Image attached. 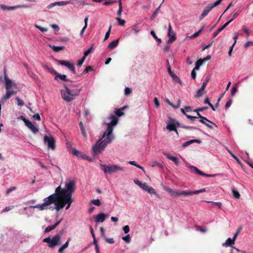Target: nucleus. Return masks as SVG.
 <instances>
[{
  "mask_svg": "<svg viewBox=\"0 0 253 253\" xmlns=\"http://www.w3.org/2000/svg\"><path fill=\"white\" fill-rule=\"evenodd\" d=\"M108 119L111 121L109 123L107 124L108 125L107 129L103 133L102 137L97 141L92 148V154L93 157L101 154L107 145L110 144L114 139L112 134L113 126L117 124L118 119L113 115H111Z\"/></svg>",
  "mask_w": 253,
  "mask_h": 253,
  "instance_id": "obj_1",
  "label": "nucleus"
},
{
  "mask_svg": "<svg viewBox=\"0 0 253 253\" xmlns=\"http://www.w3.org/2000/svg\"><path fill=\"white\" fill-rule=\"evenodd\" d=\"M62 188L59 186L57 187L55 189V192L53 194H51L47 198L44 199V203L42 204H39L36 206H31L30 208L31 209H39L41 211H42L46 209V207L52 204H53L56 201L61 200L63 197H59L57 196Z\"/></svg>",
  "mask_w": 253,
  "mask_h": 253,
  "instance_id": "obj_2",
  "label": "nucleus"
},
{
  "mask_svg": "<svg viewBox=\"0 0 253 253\" xmlns=\"http://www.w3.org/2000/svg\"><path fill=\"white\" fill-rule=\"evenodd\" d=\"M3 74L5 80V87L6 92L3 96V99L7 100L17 93V92L12 89V88L16 86V84L8 78L5 68L4 69Z\"/></svg>",
  "mask_w": 253,
  "mask_h": 253,
  "instance_id": "obj_3",
  "label": "nucleus"
},
{
  "mask_svg": "<svg viewBox=\"0 0 253 253\" xmlns=\"http://www.w3.org/2000/svg\"><path fill=\"white\" fill-rule=\"evenodd\" d=\"M64 89L61 90L62 98L67 102H70L74 100L79 95L81 89H69L66 84H64Z\"/></svg>",
  "mask_w": 253,
  "mask_h": 253,
  "instance_id": "obj_4",
  "label": "nucleus"
},
{
  "mask_svg": "<svg viewBox=\"0 0 253 253\" xmlns=\"http://www.w3.org/2000/svg\"><path fill=\"white\" fill-rule=\"evenodd\" d=\"M76 181L74 180H69L65 183V188L61 189L57 194L59 197L72 198V196L75 190Z\"/></svg>",
  "mask_w": 253,
  "mask_h": 253,
  "instance_id": "obj_5",
  "label": "nucleus"
},
{
  "mask_svg": "<svg viewBox=\"0 0 253 253\" xmlns=\"http://www.w3.org/2000/svg\"><path fill=\"white\" fill-rule=\"evenodd\" d=\"M73 202V199L72 198L63 197L61 200L56 201L53 204H54L55 206V208L56 210L59 211L60 210L62 209L66 204L67 206L66 207V210L69 209Z\"/></svg>",
  "mask_w": 253,
  "mask_h": 253,
  "instance_id": "obj_6",
  "label": "nucleus"
},
{
  "mask_svg": "<svg viewBox=\"0 0 253 253\" xmlns=\"http://www.w3.org/2000/svg\"><path fill=\"white\" fill-rule=\"evenodd\" d=\"M101 169L105 173L112 174L118 171H124V168L115 165H106L100 164Z\"/></svg>",
  "mask_w": 253,
  "mask_h": 253,
  "instance_id": "obj_7",
  "label": "nucleus"
},
{
  "mask_svg": "<svg viewBox=\"0 0 253 253\" xmlns=\"http://www.w3.org/2000/svg\"><path fill=\"white\" fill-rule=\"evenodd\" d=\"M165 189L170 194V196L173 197H177L182 195L185 196H189V191L173 190L169 187H166Z\"/></svg>",
  "mask_w": 253,
  "mask_h": 253,
  "instance_id": "obj_8",
  "label": "nucleus"
},
{
  "mask_svg": "<svg viewBox=\"0 0 253 253\" xmlns=\"http://www.w3.org/2000/svg\"><path fill=\"white\" fill-rule=\"evenodd\" d=\"M44 143H47L49 149H50L52 150H54L55 149V140L53 136L51 135L49 136L45 135L44 136Z\"/></svg>",
  "mask_w": 253,
  "mask_h": 253,
  "instance_id": "obj_9",
  "label": "nucleus"
},
{
  "mask_svg": "<svg viewBox=\"0 0 253 253\" xmlns=\"http://www.w3.org/2000/svg\"><path fill=\"white\" fill-rule=\"evenodd\" d=\"M179 126V124L177 122H175L174 120L170 119V123L167 126V128L170 131H174L177 133V130L176 127Z\"/></svg>",
  "mask_w": 253,
  "mask_h": 253,
  "instance_id": "obj_10",
  "label": "nucleus"
},
{
  "mask_svg": "<svg viewBox=\"0 0 253 253\" xmlns=\"http://www.w3.org/2000/svg\"><path fill=\"white\" fill-rule=\"evenodd\" d=\"M168 36L169 38L168 42L169 43L173 42L176 40L175 34L173 30L172 29V27L170 23L169 24Z\"/></svg>",
  "mask_w": 253,
  "mask_h": 253,
  "instance_id": "obj_11",
  "label": "nucleus"
},
{
  "mask_svg": "<svg viewBox=\"0 0 253 253\" xmlns=\"http://www.w3.org/2000/svg\"><path fill=\"white\" fill-rule=\"evenodd\" d=\"M68 4H73V0H67V1H57L54 2L53 3H52L48 5L47 6V8L48 9H50L52 8L53 7L55 6V5H58V6H63L65 5Z\"/></svg>",
  "mask_w": 253,
  "mask_h": 253,
  "instance_id": "obj_12",
  "label": "nucleus"
},
{
  "mask_svg": "<svg viewBox=\"0 0 253 253\" xmlns=\"http://www.w3.org/2000/svg\"><path fill=\"white\" fill-rule=\"evenodd\" d=\"M0 7L2 10H7L9 11V10H14V9H16L19 8H22V7L28 8V6L24 4V5H17L16 6H7L4 4H1L0 5Z\"/></svg>",
  "mask_w": 253,
  "mask_h": 253,
  "instance_id": "obj_13",
  "label": "nucleus"
},
{
  "mask_svg": "<svg viewBox=\"0 0 253 253\" xmlns=\"http://www.w3.org/2000/svg\"><path fill=\"white\" fill-rule=\"evenodd\" d=\"M61 236L59 234H57L51 239L50 244L48 245L50 248H53L58 245L59 243Z\"/></svg>",
  "mask_w": 253,
  "mask_h": 253,
  "instance_id": "obj_14",
  "label": "nucleus"
},
{
  "mask_svg": "<svg viewBox=\"0 0 253 253\" xmlns=\"http://www.w3.org/2000/svg\"><path fill=\"white\" fill-rule=\"evenodd\" d=\"M25 124L34 134L39 132V129L30 121H25Z\"/></svg>",
  "mask_w": 253,
  "mask_h": 253,
  "instance_id": "obj_15",
  "label": "nucleus"
},
{
  "mask_svg": "<svg viewBox=\"0 0 253 253\" xmlns=\"http://www.w3.org/2000/svg\"><path fill=\"white\" fill-rule=\"evenodd\" d=\"M168 71L169 75L173 79V80L176 83H180L181 80L174 73H173L170 68V66H169L168 68Z\"/></svg>",
  "mask_w": 253,
  "mask_h": 253,
  "instance_id": "obj_16",
  "label": "nucleus"
},
{
  "mask_svg": "<svg viewBox=\"0 0 253 253\" xmlns=\"http://www.w3.org/2000/svg\"><path fill=\"white\" fill-rule=\"evenodd\" d=\"M212 9V8L211 7V6L209 4L204 9L202 13L201 14L200 19L201 20L203 18H204L205 17H206L209 12Z\"/></svg>",
  "mask_w": 253,
  "mask_h": 253,
  "instance_id": "obj_17",
  "label": "nucleus"
},
{
  "mask_svg": "<svg viewBox=\"0 0 253 253\" xmlns=\"http://www.w3.org/2000/svg\"><path fill=\"white\" fill-rule=\"evenodd\" d=\"M105 217L106 215L103 213H101L95 216V220L96 222H102L105 220Z\"/></svg>",
  "mask_w": 253,
  "mask_h": 253,
  "instance_id": "obj_18",
  "label": "nucleus"
},
{
  "mask_svg": "<svg viewBox=\"0 0 253 253\" xmlns=\"http://www.w3.org/2000/svg\"><path fill=\"white\" fill-rule=\"evenodd\" d=\"M41 65L43 68L46 69L51 74L54 75L55 76L56 75V74H57V72L54 70V69L52 67H49L43 63H42Z\"/></svg>",
  "mask_w": 253,
  "mask_h": 253,
  "instance_id": "obj_19",
  "label": "nucleus"
},
{
  "mask_svg": "<svg viewBox=\"0 0 253 253\" xmlns=\"http://www.w3.org/2000/svg\"><path fill=\"white\" fill-rule=\"evenodd\" d=\"M235 244V241L230 238H228L225 243L222 244V246L228 247L232 246Z\"/></svg>",
  "mask_w": 253,
  "mask_h": 253,
  "instance_id": "obj_20",
  "label": "nucleus"
},
{
  "mask_svg": "<svg viewBox=\"0 0 253 253\" xmlns=\"http://www.w3.org/2000/svg\"><path fill=\"white\" fill-rule=\"evenodd\" d=\"M119 42V39H118L115 41H112L109 44V45L108 46V48H109L110 49H114L118 45Z\"/></svg>",
  "mask_w": 253,
  "mask_h": 253,
  "instance_id": "obj_21",
  "label": "nucleus"
},
{
  "mask_svg": "<svg viewBox=\"0 0 253 253\" xmlns=\"http://www.w3.org/2000/svg\"><path fill=\"white\" fill-rule=\"evenodd\" d=\"M194 142L200 143L201 142V141L199 139H193V140H189V141L185 142L182 144V146L183 147H186Z\"/></svg>",
  "mask_w": 253,
  "mask_h": 253,
  "instance_id": "obj_22",
  "label": "nucleus"
},
{
  "mask_svg": "<svg viewBox=\"0 0 253 253\" xmlns=\"http://www.w3.org/2000/svg\"><path fill=\"white\" fill-rule=\"evenodd\" d=\"M189 169L192 172L202 175L203 172L199 169L197 167L191 166H190Z\"/></svg>",
  "mask_w": 253,
  "mask_h": 253,
  "instance_id": "obj_23",
  "label": "nucleus"
},
{
  "mask_svg": "<svg viewBox=\"0 0 253 253\" xmlns=\"http://www.w3.org/2000/svg\"><path fill=\"white\" fill-rule=\"evenodd\" d=\"M58 79H60L61 80L65 82L69 81L68 79H67L66 75L59 74L57 72V74H56L54 79L56 81H58Z\"/></svg>",
  "mask_w": 253,
  "mask_h": 253,
  "instance_id": "obj_24",
  "label": "nucleus"
},
{
  "mask_svg": "<svg viewBox=\"0 0 253 253\" xmlns=\"http://www.w3.org/2000/svg\"><path fill=\"white\" fill-rule=\"evenodd\" d=\"M126 107H123L119 109H116L115 111V113L116 116L118 117H121L124 115V110L125 109Z\"/></svg>",
  "mask_w": 253,
  "mask_h": 253,
  "instance_id": "obj_25",
  "label": "nucleus"
},
{
  "mask_svg": "<svg viewBox=\"0 0 253 253\" xmlns=\"http://www.w3.org/2000/svg\"><path fill=\"white\" fill-rule=\"evenodd\" d=\"M166 156L168 159L173 161L176 165L177 166L178 165L179 160L177 157L170 156L169 154L166 155Z\"/></svg>",
  "mask_w": 253,
  "mask_h": 253,
  "instance_id": "obj_26",
  "label": "nucleus"
},
{
  "mask_svg": "<svg viewBox=\"0 0 253 253\" xmlns=\"http://www.w3.org/2000/svg\"><path fill=\"white\" fill-rule=\"evenodd\" d=\"M79 126H80V129H81V131H82V133L85 139H86L87 138V133H86V132L85 131V128L84 127V126L83 125V123L82 122H81L79 123Z\"/></svg>",
  "mask_w": 253,
  "mask_h": 253,
  "instance_id": "obj_27",
  "label": "nucleus"
},
{
  "mask_svg": "<svg viewBox=\"0 0 253 253\" xmlns=\"http://www.w3.org/2000/svg\"><path fill=\"white\" fill-rule=\"evenodd\" d=\"M49 47L53 49V50L55 52H58L60 50H63L64 49L65 47L63 46H56L53 45H49Z\"/></svg>",
  "mask_w": 253,
  "mask_h": 253,
  "instance_id": "obj_28",
  "label": "nucleus"
},
{
  "mask_svg": "<svg viewBox=\"0 0 253 253\" xmlns=\"http://www.w3.org/2000/svg\"><path fill=\"white\" fill-rule=\"evenodd\" d=\"M196 113H197V116H196L197 117H198V118H200V119H205L206 121L213 125L216 127H217V126L216 125H215L214 123H213V122H211V121L209 120L207 118H206V117H204L203 116H202L199 113V112H195Z\"/></svg>",
  "mask_w": 253,
  "mask_h": 253,
  "instance_id": "obj_29",
  "label": "nucleus"
},
{
  "mask_svg": "<svg viewBox=\"0 0 253 253\" xmlns=\"http://www.w3.org/2000/svg\"><path fill=\"white\" fill-rule=\"evenodd\" d=\"M205 191H206L205 188H203L200 190H195V191L189 190V196H192L194 194H199V193H202V192H204Z\"/></svg>",
  "mask_w": 253,
  "mask_h": 253,
  "instance_id": "obj_30",
  "label": "nucleus"
},
{
  "mask_svg": "<svg viewBox=\"0 0 253 253\" xmlns=\"http://www.w3.org/2000/svg\"><path fill=\"white\" fill-rule=\"evenodd\" d=\"M66 67L67 68H68L72 72V73L74 74L75 75L76 74V71H75V66H74V64L73 63H72L69 62L68 63V64H67V65L66 66Z\"/></svg>",
  "mask_w": 253,
  "mask_h": 253,
  "instance_id": "obj_31",
  "label": "nucleus"
},
{
  "mask_svg": "<svg viewBox=\"0 0 253 253\" xmlns=\"http://www.w3.org/2000/svg\"><path fill=\"white\" fill-rule=\"evenodd\" d=\"M226 150L228 151V152L229 153V154L231 155V156L237 161V162L240 164L241 165V162L240 160L238 158V157L235 155L230 150H229L227 148H226Z\"/></svg>",
  "mask_w": 253,
  "mask_h": 253,
  "instance_id": "obj_32",
  "label": "nucleus"
},
{
  "mask_svg": "<svg viewBox=\"0 0 253 253\" xmlns=\"http://www.w3.org/2000/svg\"><path fill=\"white\" fill-rule=\"evenodd\" d=\"M204 90L205 89L204 88L202 89V88L201 87L200 89H199L197 90V94L195 95V97L199 98L202 96L205 93Z\"/></svg>",
  "mask_w": 253,
  "mask_h": 253,
  "instance_id": "obj_33",
  "label": "nucleus"
},
{
  "mask_svg": "<svg viewBox=\"0 0 253 253\" xmlns=\"http://www.w3.org/2000/svg\"><path fill=\"white\" fill-rule=\"evenodd\" d=\"M239 14V11H234V12L230 15V17H231L232 18L228 21H230L231 23L235 18H236L238 16Z\"/></svg>",
  "mask_w": 253,
  "mask_h": 253,
  "instance_id": "obj_34",
  "label": "nucleus"
},
{
  "mask_svg": "<svg viewBox=\"0 0 253 253\" xmlns=\"http://www.w3.org/2000/svg\"><path fill=\"white\" fill-rule=\"evenodd\" d=\"M72 154L74 155L77 156L78 157H80V156H82V153H81L80 151H78L76 149H73Z\"/></svg>",
  "mask_w": 253,
  "mask_h": 253,
  "instance_id": "obj_35",
  "label": "nucleus"
},
{
  "mask_svg": "<svg viewBox=\"0 0 253 253\" xmlns=\"http://www.w3.org/2000/svg\"><path fill=\"white\" fill-rule=\"evenodd\" d=\"M232 195L234 197H235L236 199H239L240 198V194L238 191H237L235 189H233L232 190Z\"/></svg>",
  "mask_w": 253,
  "mask_h": 253,
  "instance_id": "obj_36",
  "label": "nucleus"
},
{
  "mask_svg": "<svg viewBox=\"0 0 253 253\" xmlns=\"http://www.w3.org/2000/svg\"><path fill=\"white\" fill-rule=\"evenodd\" d=\"M164 2V0H163L162 2L161 3L160 6L157 8H156V9L155 10V11H154V12L153 13V14L152 16V18H155L157 16V14L160 10V7Z\"/></svg>",
  "mask_w": 253,
  "mask_h": 253,
  "instance_id": "obj_37",
  "label": "nucleus"
},
{
  "mask_svg": "<svg viewBox=\"0 0 253 253\" xmlns=\"http://www.w3.org/2000/svg\"><path fill=\"white\" fill-rule=\"evenodd\" d=\"M119 9L117 11V15L118 16H120L121 15L122 9H123L121 0H119Z\"/></svg>",
  "mask_w": 253,
  "mask_h": 253,
  "instance_id": "obj_38",
  "label": "nucleus"
},
{
  "mask_svg": "<svg viewBox=\"0 0 253 253\" xmlns=\"http://www.w3.org/2000/svg\"><path fill=\"white\" fill-rule=\"evenodd\" d=\"M150 34L157 42H159L160 43L162 42L161 39L158 38L154 31H151L150 32Z\"/></svg>",
  "mask_w": 253,
  "mask_h": 253,
  "instance_id": "obj_39",
  "label": "nucleus"
},
{
  "mask_svg": "<svg viewBox=\"0 0 253 253\" xmlns=\"http://www.w3.org/2000/svg\"><path fill=\"white\" fill-rule=\"evenodd\" d=\"M116 20L118 21L119 25L123 26L126 23V21L125 20L122 19L119 17H116Z\"/></svg>",
  "mask_w": 253,
  "mask_h": 253,
  "instance_id": "obj_40",
  "label": "nucleus"
},
{
  "mask_svg": "<svg viewBox=\"0 0 253 253\" xmlns=\"http://www.w3.org/2000/svg\"><path fill=\"white\" fill-rule=\"evenodd\" d=\"M91 203L97 206H100L101 205V202L99 199L92 200Z\"/></svg>",
  "mask_w": 253,
  "mask_h": 253,
  "instance_id": "obj_41",
  "label": "nucleus"
},
{
  "mask_svg": "<svg viewBox=\"0 0 253 253\" xmlns=\"http://www.w3.org/2000/svg\"><path fill=\"white\" fill-rule=\"evenodd\" d=\"M111 28H112V26H110V27L109 28V29H108V31L106 32V33L105 34V37H104V41L107 40L109 38V37L110 36V32H111Z\"/></svg>",
  "mask_w": 253,
  "mask_h": 253,
  "instance_id": "obj_42",
  "label": "nucleus"
},
{
  "mask_svg": "<svg viewBox=\"0 0 253 253\" xmlns=\"http://www.w3.org/2000/svg\"><path fill=\"white\" fill-rule=\"evenodd\" d=\"M93 49V47H91L90 48H89L88 50H87L86 51H85L84 53V58H86V56L91 52L92 50Z\"/></svg>",
  "mask_w": 253,
  "mask_h": 253,
  "instance_id": "obj_43",
  "label": "nucleus"
},
{
  "mask_svg": "<svg viewBox=\"0 0 253 253\" xmlns=\"http://www.w3.org/2000/svg\"><path fill=\"white\" fill-rule=\"evenodd\" d=\"M122 239L127 243H130L131 241L129 235H127L126 236L123 237Z\"/></svg>",
  "mask_w": 253,
  "mask_h": 253,
  "instance_id": "obj_44",
  "label": "nucleus"
},
{
  "mask_svg": "<svg viewBox=\"0 0 253 253\" xmlns=\"http://www.w3.org/2000/svg\"><path fill=\"white\" fill-rule=\"evenodd\" d=\"M149 193L152 194H156V192L155 191V189L152 187H148L147 191Z\"/></svg>",
  "mask_w": 253,
  "mask_h": 253,
  "instance_id": "obj_45",
  "label": "nucleus"
},
{
  "mask_svg": "<svg viewBox=\"0 0 253 253\" xmlns=\"http://www.w3.org/2000/svg\"><path fill=\"white\" fill-rule=\"evenodd\" d=\"M222 0H218L216 1L215 2H214L213 3L210 4L209 5L211 6V7L212 9L214 7L218 5L220 3V2H221Z\"/></svg>",
  "mask_w": 253,
  "mask_h": 253,
  "instance_id": "obj_46",
  "label": "nucleus"
},
{
  "mask_svg": "<svg viewBox=\"0 0 253 253\" xmlns=\"http://www.w3.org/2000/svg\"><path fill=\"white\" fill-rule=\"evenodd\" d=\"M208 109V107H202L200 108H197L194 110V112H202L204 110H207Z\"/></svg>",
  "mask_w": 253,
  "mask_h": 253,
  "instance_id": "obj_47",
  "label": "nucleus"
},
{
  "mask_svg": "<svg viewBox=\"0 0 253 253\" xmlns=\"http://www.w3.org/2000/svg\"><path fill=\"white\" fill-rule=\"evenodd\" d=\"M16 100L17 101V105L18 106H22L24 105L23 101L22 99H21L20 98H19L18 97H17L16 98Z\"/></svg>",
  "mask_w": 253,
  "mask_h": 253,
  "instance_id": "obj_48",
  "label": "nucleus"
},
{
  "mask_svg": "<svg viewBox=\"0 0 253 253\" xmlns=\"http://www.w3.org/2000/svg\"><path fill=\"white\" fill-rule=\"evenodd\" d=\"M57 61L59 64L65 66H66L68 63L69 62V61L65 60H57Z\"/></svg>",
  "mask_w": 253,
  "mask_h": 253,
  "instance_id": "obj_49",
  "label": "nucleus"
},
{
  "mask_svg": "<svg viewBox=\"0 0 253 253\" xmlns=\"http://www.w3.org/2000/svg\"><path fill=\"white\" fill-rule=\"evenodd\" d=\"M139 32V30L138 29L137 26L134 25L132 29V32L133 34H136L138 33Z\"/></svg>",
  "mask_w": 253,
  "mask_h": 253,
  "instance_id": "obj_50",
  "label": "nucleus"
},
{
  "mask_svg": "<svg viewBox=\"0 0 253 253\" xmlns=\"http://www.w3.org/2000/svg\"><path fill=\"white\" fill-rule=\"evenodd\" d=\"M14 208V206H8L5 207L4 209L2 210V212H4L6 211H8L11 210H12Z\"/></svg>",
  "mask_w": 253,
  "mask_h": 253,
  "instance_id": "obj_51",
  "label": "nucleus"
},
{
  "mask_svg": "<svg viewBox=\"0 0 253 253\" xmlns=\"http://www.w3.org/2000/svg\"><path fill=\"white\" fill-rule=\"evenodd\" d=\"M35 27L42 32H46L47 31V28L42 27H41L39 25H38L37 24L35 25Z\"/></svg>",
  "mask_w": 253,
  "mask_h": 253,
  "instance_id": "obj_52",
  "label": "nucleus"
},
{
  "mask_svg": "<svg viewBox=\"0 0 253 253\" xmlns=\"http://www.w3.org/2000/svg\"><path fill=\"white\" fill-rule=\"evenodd\" d=\"M230 23V21H227L226 22L222 27L218 29V31L221 32L224 28H225Z\"/></svg>",
  "mask_w": 253,
  "mask_h": 253,
  "instance_id": "obj_53",
  "label": "nucleus"
},
{
  "mask_svg": "<svg viewBox=\"0 0 253 253\" xmlns=\"http://www.w3.org/2000/svg\"><path fill=\"white\" fill-rule=\"evenodd\" d=\"M92 70V68L91 66H87L83 71V74H85L87 73L89 71Z\"/></svg>",
  "mask_w": 253,
  "mask_h": 253,
  "instance_id": "obj_54",
  "label": "nucleus"
},
{
  "mask_svg": "<svg viewBox=\"0 0 253 253\" xmlns=\"http://www.w3.org/2000/svg\"><path fill=\"white\" fill-rule=\"evenodd\" d=\"M148 186L146 183H142L141 185L140 186L141 188H142L143 190L145 191H147Z\"/></svg>",
  "mask_w": 253,
  "mask_h": 253,
  "instance_id": "obj_55",
  "label": "nucleus"
},
{
  "mask_svg": "<svg viewBox=\"0 0 253 253\" xmlns=\"http://www.w3.org/2000/svg\"><path fill=\"white\" fill-rule=\"evenodd\" d=\"M186 118L187 119H188L189 120H190V121L193 122L196 119H197L198 117H196V116H191V115H186Z\"/></svg>",
  "mask_w": 253,
  "mask_h": 253,
  "instance_id": "obj_56",
  "label": "nucleus"
},
{
  "mask_svg": "<svg viewBox=\"0 0 253 253\" xmlns=\"http://www.w3.org/2000/svg\"><path fill=\"white\" fill-rule=\"evenodd\" d=\"M131 92V89L129 87H126L125 89V93L126 95L130 94Z\"/></svg>",
  "mask_w": 253,
  "mask_h": 253,
  "instance_id": "obj_57",
  "label": "nucleus"
},
{
  "mask_svg": "<svg viewBox=\"0 0 253 253\" xmlns=\"http://www.w3.org/2000/svg\"><path fill=\"white\" fill-rule=\"evenodd\" d=\"M232 102V100L231 99H230L228 100V101L226 102L225 107L226 109L228 108L231 105Z\"/></svg>",
  "mask_w": 253,
  "mask_h": 253,
  "instance_id": "obj_58",
  "label": "nucleus"
},
{
  "mask_svg": "<svg viewBox=\"0 0 253 253\" xmlns=\"http://www.w3.org/2000/svg\"><path fill=\"white\" fill-rule=\"evenodd\" d=\"M70 241V238H69L68 239L67 241L64 245H63L61 246V247L62 248H63L64 250L65 249H66L68 247V246H69V243Z\"/></svg>",
  "mask_w": 253,
  "mask_h": 253,
  "instance_id": "obj_59",
  "label": "nucleus"
},
{
  "mask_svg": "<svg viewBox=\"0 0 253 253\" xmlns=\"http://www.w3.org/2000/svg\"><path fill=\"white\" fill-rule=\"evenodd\" d=\"M54 229V227H53V226H48L47 227L45 230H44V232L45 233H47V232H49L50 231H51V230Z\"/></svg>",
  "mask_w": 253,
  "mask_h": 253,
  "instance_id": "obj_60",
  "label": "nucleus"
},
{
  "mask_svg": "<svg viewBox=\"0 0 253 253\" xmlns=\"http://www.w3.org/2000/svg\"><path fill=\"white\" fill-rule=\"evenodd\" d=\"M237 87L236 86L233 87L231 89V95L234 96L235 95V94L236 93V92H237Z\"/></svg>",
  "mask_w": 253,
  "mask_h": 253,
  "instance_id": "obj_61",
  "label": "nucleus"
},
{
  "mask_svg": "<svg viewBox=\"0 0 253 253\" xmlns=\"http://www.w3.org/2000/svg\"><path fill=\"white\" fill-rule=\"evenodd\" d=\"M154 104H155V106L157 108H158L160 104H159V100L157 97L154 98Z\"/></svg>",
  "mask_w": 253,
  "mask_h": 253,
  "instance_id": "obj_62",
  "label": "nucleus"
},
{
  "mask_svg": "<svg viewBox=\"0 0 253 253\" xmlns=\"http://www.w3.org/2000/svg\"><path fill=\"white\" fill-rule=\"evenodd\" d=\"M123 231L125 233H127L129 231V227L128 225H125L123 227Z\"/></svg>",
  "mask_w": 253,
  "mask_h": 253,
  "instance_id": "obj_63",
  "label": "nucleus"
},
{
  "mask_svg": "<svg viewBox=\"0 0 253 253\" xmlns=\"http://www.w3.org/2000/svg\"><path fill=\"white\" fill-rule=\"evenodd\" d=\"M251 45H253V42H248L245 43L244 47L246 48H248V47Z\"/></svg>",
  "mask_w": 253,
  "mask_h": 253,
  "instance_id": "obj_64",
  "label": "nucleus"
}]
</instances>
